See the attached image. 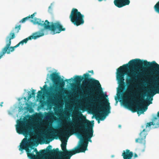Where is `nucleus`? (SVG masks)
<instances>
[{
	"label": "nucleus",
	"mask_w": 159,
	"mask_h": 159,
	"mask_svg": "<svg viewBox=\"0 0 159 159\" xmlns=\"http://www.w3.org/2000/svg\"><path fill=\"white\" fill-rule=\"evenodd\" d=\"M21 25H16L15 28L13 29L9 34V36H7L6 38H9V39H14L15 38V34L18 33L19 32V30L20 29Z\"/></svg>",
	"instance_id": "f3484780"
},
{
	"label": "nucleus",
	"mask_w": 159,
	"mask_h": 159,
	"mask_svg": "<svg viewBox=\"0 0 159 159\" xmlns=\"http://www.w3.org/2000/svg\"><path fill=\"white\" fill-rule=\"evenodd\" d=\"M71 80V81H73L74 80L73 79V78H71L70 79H69V80L66 79V80L65 81H67V82L68 80Z\"/></svg>",
	"instance_id": "393cba45"
},
{
	"label": "nucleus",
	"mask_w": 159,
	"mask_h": 159,
	"mask_svg": "<svg viewBox=\"0 0 159 159\" xmlns=\"http://www.w3.org/2000/svg\"><path fill=\"white\" fill-rule=\"evenodd\" d=\"M154 125L155 124L153 122H148L146 124V128H147V127H150L152 125Z\"/></svg>",
	"instance_id": "4be33fe9"
},
{
	"label": "nucleus",
	"mask_w": 159,
	"mask_h": 159,
	"mask_svg": "<svg viewBox=\"0 0 159 159\" xmlns=\"http://www.w3.org/2000/svg\"><path fill=\"white\" fill-rule=\"evenodd\" d=\"M143 65L147 69L148 74L152 76L149 95L147 96L148 98L149 97L150 101L148 100L146 101L149 102V105L152 103L153 96L157 93H159V65L155 61L151 62L139 59L131 60L128 64L123 65L117 69L116 80L119 84L120 90L122 91L125 89L126 86L124 82L125 75H127L130 78L126 79L128 89L125 94V97L126 98L133 99L132 92L135 87V84L139 78L143 77V74L138 73L132 69H134L138 66Z\"/></svg>",
	"instance_id": "f257e3e1"
},
{
	"label": "nucleus",
	"mask_w": 159,
	"mask_h": 159,
	"mask_svg": "<svg viewBox=\"0 0 159 159\" xmlns=\"http://www.w3.org/2000/svg\"><path fill=\"white\" fill-rule=\"evenodd\" d=\"M147 135L146 132V129H143V131L140 132L139 134V138L135 139V142L136 143H143L144 146L145 144V138Z\"/></svg>",
	"instance_id": "2eb2a0df"
},
{
	"label": "nucleus",
	"mask_w": 159,
	"mask_h": 159,
	"mask_svg": "<svg viewBox=\"0 0 159 159\" xmlns=\"http://www.w3.org/2000/svg\"><path fill=\"white\" fill-rule=\"evenodd\" d=\"M36 127L37 128H42L39 125H38Z\"/></svg>",
	"instance_id": "72a5a7b5"
},
{
	"label": "nucleus",
	"mask_w": 159,
	"mask_h": 159,
	"mask_svg": "<svg viewBox=\"0 0 159 159\" xmlns=\"http://www.w3.org/2000/svg\"><path fill=\"white\" fill-rule=\"evenodd\" d=\"M32 96L31 95V94H30L28 97V100H29L30 98H32Z\"/></svg>",
	"instance_id": "a878e982"
},
{
	"label": "nucleus",
	"mask_w": 159,
	"mask_h": 159,
	"mask_svg": "<svg viewBox=\"0 0 159 159\" xmlns=\"http://www.w3.org/2000/svg\"><path fill=\"white\" fill-rule=\"evenodd\" d=\"M31 21L34 24H38L41 26H44L45 29H48L53 33V34L59 33L62 31H64L66 29L63 27L59 21L55 22H52L50 25L49 22L47 20H46L44 22L41 19L35 18L33 20H31Z\"/></svg>",
	"instance_id": "39448f33"
},
{
	"label": "nucleus",
	"mask_w": 159,
	"mask_h": 159,
	"mask_svg": "<svg viewBox=\"0 0 159 159\" xmlns=\"http://www.w3.org/2000/svg\"><path fill=\"white\" fill-rule=\"evenodd\" d=\"M84 15H82L75 8L72 9L70 16V21L76 26H79L84 23Z\"/></svg>",
	"instance_id": "0eeeda50"
},
{
	"label": "nucleus",
	"mask_w": 159,
	"mask_h": 159,
	"mask_svg": "<svg viewBox=\"0 0 159 159\" xmlns=\"http://www.w3.org/2000/svg\"><path fill=\"white\" fill-rule=\"evenodd\" d=\"M44 35V29H42L40 31H37L33 33L31 36H30L20 41L16 45V46L18 47L20 44L23 45L24 43H27L28 40H31L32 39H35L40 37L43 36Z\"/></svg>",
	"instance_id": "f8f14e48"
},
{
	"label": "nucleus",
	"mask_w": 159,
	"mask_h": 159,
	"mask_svg": "<svg viewBox=\"0 0 159 159\" xmlns=\"http://www.w3.org/2000/svg\"><path fill=\"white\" fill-rule=\"evenodd\" d=\"M24 99L26 100V97H25L24 98Z\"/></svg>",
	"instance_id": "4c0bfd02"
},
{
	"label": "nucleus",
	"mask_w": 159,
	"mask_h": 159,
	"mask_svg": "<svg viewBox=\"0 0 159 159\" xmlns=\"http://www.w3.org/2000/svg\"><path fill=\"white\" fill-rule=\"evenodd\" d=\"M16 129L17 133L19 134L26 135L28 134L30 130L26 120L20 121L18 125H16Z\"/></svg>",
	"instance_id": "9b49d317"
},
{
	"label": "nucleus",
	"mask_w": 159,
	"mask_h": 159,
	"mask_svg": "<svg viewBox=\"0 0 159 159\" xmlns=\"http://www.w3.org/2000/svg\"><path fill=\"white\" fill-rule=\"evenodd\" d=\"M133 155V152L130 151L129 149H126L123 151L122 156L124 159H131Z\"/></svg>",
	"instance_id": "a211bd4d"
},
{
	"label": "nucleus",
	"mask_w": 159,
	"mask_h": 159,
	"mask_svg": "<svg viewBox=\"0 0 159 159\" xmlns=\"http://www.w3.org/2000/svg\"><path fill=\"white\" fill-rule=\"evenodd\" d=\"M55 91L56 92H57V90H55Z\"/></svg>",
	"instance_id": "ea45409f"
},
{
	"label": "nucleus",
	"mask_w": 159,
	"mask_h": 159,
	"mask_svg": "<svg viewBox=\"0 0 159 159\" xmlns=\"http://www.w3.org/2000/svg\"><path fill=\"white\" fill-rule=\"evenodd\" d=\"M78 115L79 116L80 118H78L77 117H76L75 119L73 121L70 120V116H67L66 118V120H68V121H66L67 124L70 126L72 125V127H71V128H72L74 127V126L75 125H76L77 123L80 122V121L81 119L83 118V116L85 117V120H84V123H87V124H83L84 128L86 129L89 126V125H90L92 127H93V125L91 124L90 121L88 120H87L86 119L85 116H84L81 112H79L78 113Z\"/></svg>",
	"instance_id": "1a4fd4ad"
},
{
	"label": "nucleus",
	"mask_w": 159,
	"mask_h": 159,
	"mask_svg": "<svg viewBox=\"0 0 159 159\" xmlns=\"http://www.w3.org/2000/svg\"><path fill=\"white\" fill-rule=\"evenodd\" d=\"M47 87V85L46 84H45L44 86H43V89L41 87H40V89H41V90L39 91L38 92L37 94V97L38 98H39L40 97H41V95L42 94V90H45V88Z\"/></svg>",
	"instance_id": "6ab92c4d"
},
{
	"label": "nucleus",
	"mask_w": 159,
	"mask_h": 159,
	"mask_svg": "<svg viewBox=\"0 0 159 159\" xmlns=\"http://www.w3.org/2000/svg\"><path fill=\"white\" fill-rule=\"evenodd\" d=\"M114 3L116 7L118 8H121L129 5L130 1L129 0H114Z\"/></svg>",
	"instance_id": "dca6fc26"
},
{
	"label": "nucleus",
	"mask_w": 159,
	"mask_h": 159,
	"mask_svg": "<svg viewBox=\"0 0 159 159\" xmlns=\"http://www.w3.org/2000/svg\"><path fill=\"white\" fill-rule=\"evenodd\" d=\"M2 56H1V55L0 54V59L2 58Z\"/></svg>",
	"instance_id": "c9c22d12"
},
{
	"label": "nucleus",
	"mask_w": 159,
	"mask_h": 159,
	"mask_svg": "<svg viewBox=\"0 0 159 159\" xmlns=\"http://www.w3.org/2000/svg\"><path fill=\"white\" fill-rule=\"evenodd\" d=\"M3 102H2L0 104V106H1V107H2V104H3Z\"/></svg>",
	"instance_id": "c756f323"
},
{
	"label": "nucleus",
	"mask_w": 159,
	"mask_h": 159,
	"mask_svg": "<svg viewBox=\"0 0 159 159\" xmlns=\"http://www.w3.org/2000/svg\"><path fill=\"white\" fill-rule=\"evenodd\" d=\"M157 119V118L156 117H153V120H156Z\"/></svg>",
	"instance_id": "7c9ffc66"
},
{
	"label": "nucleus",
	"mask_w": 159,
	"mask_h": 159,
	"mask_svg": "<svg viewBox=\"0 0 159 159\" xmlns=\"http://www.w3.org/2000/svg\"><path fill=\"white\" fill-rule=\"evenodd\" d=\"M35 14H36V13H35L32 14V15H31V16H30V15L29 16H30V18L33 19L34 17V16Z\"/></svg>",
	"instance_id": "b1692460"
},
{
	"label": "nucleus",
	"mask_w": 159,
	"mask_h": 159,
	"mask_svg": "<svg viewBox=\"0 0 159 159\" xmlns=\"http://www.w3.org/2000/svg\"><path fill=\"white\" fill-rule=\"evenodd\" d=\"M25 140L24 143H23L20 146V148H19V150L20 151H22L23 150L25 149L26 152H27V154L28 157H33L35 156V155L32 153H29L30 152V150L29 149V148L30 147V144L29 143H28L27 144H26V143H28V141H29L28 140H27L26 139H24L23 140Z\"/></svg>",
	"instance_id": "4468645a"
},
{
	"label": "nucleus",
	"mask_w": 159,
	"mask_h": 159,
	"mask_svg": "<svg viewBox=\"0 0 159 159\" xmlns=\"http://www.w3.org/2000/svg\"><path fill=\"white\" fill-rule=\"evenodd\" d=\"M104 94L100 95L97 98L96 101L99 104L98 106V113L96 115L95 118L96 119L99 118L98 122V124L100 123V120H103L106 118V116L110 113V103L108 102H103L101 100L104 98Z\"/></svg>",
	"instance_id": "423d86ee"
},
{
	"label": "nucleus",
	"mask_w": 159,
	"mask_h": 159,
	"mask_svg": "<svg viewBox=\"0 0 159 159\" xmlns=\"http://www.w3.org/2000/svg\"><path fill=\"white\" fill-rule=\"evenodd\" d=\"M144 96H143V94L141 96V97L139 100H135L134 99L135 102V103L134 107H131V110L133 112H137L138 114H142L148 108L147 106H144L143 105V103L145 101V100L142 98H143L146 95L144 94Z\"/></svg>",
	"instance_id": "6e6552de"
},
{
	"label": "nucleus",
	"mask_w": 159,
	"mask_h": 159,
	"mask_svg": "<svg viewBox=\"0 0 159 159\" xmlns=\"http://www.w3.org/2000/svg\"><path fill=\"white\" fill-rule=\"evenodd\" d=\"M154 8L155 11L159 14V1L155 5Z\"/></svg>",
	"instance_id": "aec40b11"
},
{
	"label": "nucleus",
	"mask_w": 159,
	"mask_h": 159,
	"mask_svg": "<svg viewBox=\"0 0 159 159\" xmlns=\"http://www.w3.org/2000/svg\"><path fill=\"white\" fill-rule=\"evenodd\" d=\"M85 137L87 138V137ZM87 138V139H89V142H92V140L90 139H88Z\"/></svg>",
	"instance_id": "f704fd0d"
},
{
	"label": "nucleus",
	"mask_w": 159,
	"mask_h": 159,
	"mask_svg": "<svg viewBox=\"0 0 159 159\" xmlns=\"http://www.w3.org/2000/svg\"><path fill=\"white\" fill-rule=\"evenodd\" d=\"M157 117L159 118V111L157 112Z\"/></svg>",
	"instance_id": "473e14b6"
},
{
	"label": "nucleus",
	"mask_w": 159,
	"mask_h": 159,
	"mask_svg": "<svg viewBox=\"0 0 159 159\" xmlns=\"http://www.w3.org/2000/svg\"><path fill=\"white\" fill-rule=\"evenodd\" d=\"M48 8H49V10H50V9H51V10L52 9V4H51V5L50 6H49Z\"/></svg>",
	"instance_id": "cd10ccee"
},
{
	"label": "nucleus",
	"mask_w": 159,
	"mask_h": 159,
	"mask_svg": "<svg viewBox=\"0 0 159 159\" xmlns=\"http://www.w3.org/2000/svg\"><path fill=\"white\" fill-rule=\"evenodd\" d=\"M105 96H106V97H107V95H105Z\"/></svg>",
	"instance_id": "58836bf2"
},
{
	"label": "nucleus",
	"mask_w": 159,
	"mask_h": 159,
	"mask_svg": "<svg viewBox=\"0 0 159 159\" xmlns=\"http://www.w3.org/2000/svg\"><path fill=\"white\" fill-rule=\"evenodd\" d=\"M35 90L34 89H33L32 90V96L35 97Z\"/></svg>",
	"instance_id": "5701e85b"
},
{
	"label": "nucleus",
	"mask_w": 159,
	"mask_h": 159,
	"mask_svg": "<svg viewBox=\"0 0 159 159\" xmlns=\"http://www.w3.org/2000/svg\"><path fill=\"white\" fill-rule=\"evenodd\" d=\"M66 142L67 141H62V142L61 147L62 152L59 151L58 148L51 150L49 149L47 150H42L39 153L38 152L36 148L34 149V151L36 152L38 155L40 156L45 155L48 151L49 154L52 155H55L57 153H59L60 157L59 159H70L71 157L73 155V150H67L66 149Z\"/></svg>",
	"instance_id": "20e7f679"
},
{
	"label": "nucleus",
	"mask_w": 159,
	"mask_h": 159,
	"mask_svg": "<svg viewBox=\"0 0 159 159\" xmlns=\"http://www.w3.org/2000/svg\"><path fill=\"white\" fill-rule=\"evenodd\" d=\"M121 127V125H119V127L120 128V127Z\"/></svg>",
	"instance_id": "e433bc0d"
},
{
	"label": "nucleus",
	"mask_w": 159,
	"mask_h": 159,
	"mask_svg": "<svg viewBox=\"0 0 159 159\" xmlns=\"http://www.w3.org/2000/svg\"><path fill=\"white\" fill-rule=\"evenodd\" d=\"M48 147L49 148V149H51V148H52V146L51 145H49L48 146Z\"/></svg>",
	"instance_id": "2f4dec72"
},
{
	"label": "nucleus",
	"mask_w": 159,
	"mask_h": 159,
	"mask_svg": "<svg viewBox=\"0 0 159 159\" xmlns=\"http://www.w3.org/2000/svg\"><path fill=\"white\" fill-rule=\"evenodd\" d=\"M83 77L81 75H76L74 80L75 82L80 83L82 80L83 86L86 87L87 92L90 94H93L95 92L97 91L99 94L103 95L102 89L99 81L93 78H89L90 75L89 73L84 74Z\"/></svg>",
	"instance_id": "7ed1b4c3"
},
{
	"label": "nucleus",
	"mask_w": 159,
	"mask_h": 159,
	"mask_svg": "<svg viewBox=\"0 0 159 159\" xmlns=\"http://www.w3.org/2000/svg\"><path fill=\"white\" fill-rule=\"evenodd\" d=\"M138 155L137 154H136L135 153L134 154V158L137 157H138Z\"/></svg>",
	"instance_id": "bb28decb"
},
{
	"label": "nucleus",
	"mask_w": 159,
	"mask_h": 159,
	"mask_svg": "<svg viewBox=\"0 0 159 159\" xmlns=\"http://www.w3.org/2000/svg\"><path fill=\"white\" fill-rule=\"evenodd\" d=\"M30 19V16H28L26 17L23 18L20 21V22L22 23L25 22L26 20Z\"/></svg>",
	"instance_id": "412c9836"
},
{
	"label": "nucleus",
	"mask_w": 159,
	"mask_h": 159,
	"mask_svg": "<svg viewBox=\"0 0 159 159\" xmlns=\"http://www.w3.org/2000/svg\"><path fill=\"white\" fill-rule=\"evenodd\" d=\"M83 118L81 119L80 122L77 123L74 127L71 128L69 127L65 129V131H63L61 134V136H64L69 134L71 132H74L78 131L80 132L78 133V136L80 138V141L78 146L73 149V155L77 153L80 152H84L87 149L88 144V141L84 142V136L86 137L88 139H90L93 136V130L92 127L90 125L86 128L84 129L83 124L87 123H84V120H85V117L82 116Z\"/></svg>",
	"instance_id": "f03ea898"
},
{
	"label": "nucleus",
	"mask_w": 159,
	"mask_h": 159,
	"mask_svg": "<svg viewBox=\"0 0 159 159\" xmlns=\"http://www.w3.org/2000/svg\"><path fill=\"white\" fill-rule=\"evenodd\" d=\"M50 76L51 80L56 86L57 87L59 86V92H58V93H60L63 92V87L65 84L63 79H61V77L56 72H53L51 74Z\"/></svg>",
	"instance_id": "9d476101"
},
{
	"label": "nucleus",
	"mask_w": 159,
	"mask_h": 159,
	"mask_svg": "<svg viewBox=\"0 0 159 159\" xmlns=\"http://www.w3.org/2000/svg\"><path fill=\"white\" fill-rule=\"evenodd\" d=\"M6 44L5 47L2 49V51L0 52V54L2 56L6 53L9 54L10 52H11L14 51L15 49L17 48L16 45L14 47H10L11 44V39L9 38H6Z\"/></svg>",
	"instance_id": "ddd939ff"
},
{
	"label": "nucleus",
	"mask_w": 159,
	"mask_h": 159,
	"mask_svg": "<svg viewBox=\"0 0 159 159\" xmlns=\"http://www.w3.org/2000/svg\"><path fill=\"white\" fill-rule=\"evenodd\" d=\"M89 73H92V74H93V70H91L90 71H89Z\"/></svg>",
	"instance_id": "c85d7f7f"
}]
</instances>
